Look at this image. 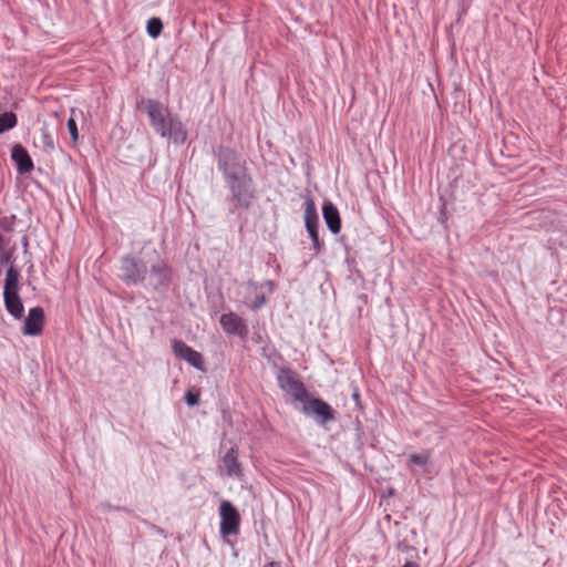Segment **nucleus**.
<instances>
[{
  "label": "nucleus",
  "mask_w": 567,
  "mask_h": 567,
  "mask_svg": "<svg viewBox=\"0 0 567 567\" xmlns=\"http://www.w3.org/2000/svg\"><path fill=\"white\" fill-rule=\"evenodd\" d=\"M307 231L311 238L313 250L316 252H319L321 250L323 244L319 239L318 227L309 229Z\"/></svg>",
  "instance_id": "393cba45"
},
{
  "label": "nucleus",
  "mask_w": 567,
  "mask_h": 567,
  "mask_svg": "<svg viewBox=\"0 0 567 567\" xmlns=\"http://www.w3.org/2000/svg\"><path fill=\"white\" fill-rule=\"evenodd\" d=\"M302 403V412L305 414H315L319 423L324 424L329 421L334 420L333 409L322 399L312 398L309 395V399Z\"/></svg>",
  "instance_id": "6e6552de"
},
{
  "label": "nucleus",
  "mask_w": 567,
  "mask_h": 567,
  "mask_svg": "<svg viewBox=\"0 0 567 567\" xmlns=\"http://www.w3.org/2000/svg\"><path fill=\"white\" fill-rule=\"evenodd\" d=\"M185 402L189 405V406H194V405H197L199 403V394L198 393H195L193 391H187L186 394H185Z\"/></svg>",
  "instance_id": "bb28decb"
},
{
  "label": "nucleus",
  "mask_w": 567,
  "mask_h": 567,
  "mask_svg": "<svg viewBox=\"0 0 567 567\" xmlns=\"http://www.w3.org/2000/svg\"><path fill=\"white\" fill-rule=\"evenodd\" d=\"M41 143L43 151L47 153H51L55 147L54 138L50 133L47 124H43L41 127Z\"/></svg>",
  "instance_id": "aec40b11"
},
{
  "label": "nucleus",
  "mask_w": 567,
  "mask_h": 567,
  "mask_svg": "<svg viewBox=\"0 0 567 567\" xmlns=\"http://www.w3.org/2000/svg\"><path fill=\"white\" fill-rule=\"evenodd\" d=\"M305 225L307 230L318 227V213L312 198L305 202Z\"/></svg>",
  "instance_id": "dca6fc26"
},
{
  "label": "nucleus",
  "mask_w": 567,
  "mask_h": 567,
  "mask_svg": "<svg viewBox=\"0 0 567 567\" xmlns=\"http://www.w3.org/2000/svg\"><path fill=\"white\" fill-rule=\"evenodd\" d=\"M172 350L177 359L186 361L197 370H205L203 355L198 351L187 346L184 341L173 339Z\"/></svg>",
  "instance_id": "0eeeda50"
},
{
  "label": "nucleus",
  "mask_w": 567,
  "mask_h": 567,
  "mask_svg": "<svg viewBox=\"0 0 567 567\" xmlns=\"http://www.w3.org/2000/svg\"><path fill=\"white\" fill-rule=\"evenodd\" d=\"M100 507H101L103 511H123V512H130L126 507H122V506H114V505H111L109 502L101 503Z\"/></svg>",
  "instance_id": "cd10ccee"
},
{
  "label": "nucleus",
  "mask_w": 567,
  "mask_h": 567,
  "mask_svg": "<svg viewBox=\"0 0 567 567\" xmlns=\"http://www.w3.org/2000/svg\"><path fill=\"white\" fill-rule=\"evenodd\" d=\"M146 31H147V34L153 38V39H156L157 37H159V34L162 33L163 31V22L159 18H151L148 21H147V25H146Z\"/></svg>",
  "instance_id": "412c9836"
},
{
  "label": "nucleus",
  "mask_w": 567,
  "mask_h": 567,
  "mask_svg": "<svg viewBox=\"0 0 567 567\" xmlns=\"http://www.w3.org/2000/svg\"><path fill=\"white\" fill-rule=\"evenodd\" d=\"M3 301L7 311L16 319H22L24 307L19 291L3 292Z\"/></svg>",
  "instance_id": "4468645a"
},
{
  "label": "nucleus",
  "mask_w": 567,
  "mask_h": 567,
  "mask_svg": "<svg viewBox=\"0 0 567 567\" xmlns=\"http://www.w3.org/2000/svg\"><path fill=\"white\" fill-rule=\"evenodd\" d=\"M220 525L219 530L224 536L237 535L239 533L240 515L237 508L228 501H224L219 507Z\"/></svg>",
  "instance_id": "423d86ee"
},
{
  "label": "nucleus",
  "mask_w": 567,
  "mask_h": 567,
  "mask_svg": "<svg viewBox=\"0 0 567 567\" xmlns=\"http://www.w3.org/2000/svg\"><path fill=\"white\" fill-rule=\"evenodd\" d=\"M219 323L224 331L228 334L244 337L248 333V328L245 323V320L234 312L221 315Z\"/></svg>",
  "instance_id": "9b49d317"
},
{
  "label": "nucleus",
  "mask_w": 567,
  "mask_h": 567,
  "mask_svg": "<svg viewBox=\"0 0 567 567\" xmlns=\"http://www.w3.org/2000/svg\"><path fill=\"white\" fill-rule=\"evenodd\" d=\"M17 247H10L6 250H2L0 252V271L6 266H14V254H16Z\"/></svg>",
  "instance_id": "4be33fe9"
},
{
  "label": "nucleus",
  "mask_w": 567,
  "mask_h": 567,
  "mask_svg": "<svg viewBox=\"0 0 567 567\" xmlns=\"http://www.w3.org/2000/svg\"><path fill=\"white\" fill-rule=\"evenodd\" d=\"M279 388L289 393L293 401L306 402L309 393L298 373L290 368H280L277 373Z\"/></svg>",
  "instance_id": "39448f33"
},
{
  "label": "nucleus",
  "mask_w": 567,
  "mask_h": 567,
  "mask_svg": "<svg viewBox=\"0 0 567 567\" xmlns=\"http://www.w3.org/2000/svg\"><path fill=\"white\" fill-rule=\"evenodd\" d=\"M16 216L0 218V231L1 234H10L13 231Z\"/></svg>",
  "instance_id": "b1692460"
},
{
  "label": "nucleus",
  "mask_w": 567,
  "mask_h": 567,
  "mask_svg": "<svg viewBox=\"0 0 567 567\" xmlns=\"http://www.w3.org/2000/svg\"><path fill=\"white\" fill-rule=\"evenodd\" d=\"M11 158L17 165L18 173L21 175L30 173L34 167L28 151L21 144H16L12 147Z\"/></svg>",
  "instance_id": "f8f14e48"
},
{
  "label": "nucleus",
  "mask_w": 567,
  "mask_h": 567,
  "mask_svg": "<svg viewBox=\"0 0 567 567\" xmlns=\"http://www.w3.org/2000/svg\"><path fill=\"white\" fill-rule=\"evenodd\" d=\"M146 113L151 126L162 137L172 140L175 144H184L187 132L177 116L172 115L163 104L156 100L146 101Z\"/></svg>",
  "instance_id": "f257e3e1"
},
{
  "label": "nucleus",
  "mask_w": 567,
  "mask_h": 567,
  "mask_svg": "<svg viewBox=\"0 0 567 567\" xmlns=\"http://www.w3.org/2000/svg\"><path fill=\"white\" fill-rule=\"evenodd\" d=\"M18 123V117L13 112H4L0 114V134L13 128Z\"/></svg>",
  "instance_id": "6ab92c4d"
},
{
  "label": "nucleus",
  "mask_w": 567,
  "mask_h": 567,
  "mask_svg": "<svg viewBox=\"0 0 567 567\" xmlns=\"http://www.w3.org/2000/svg\"><path fill=\"white\" fill-rule=\"evenodd\" d=\"M212 152L217 163V169L221 173L224 181L249 171L246 159L235 148L218 145L214 146Z\"/></svg>",
  "instance_id": "7ed1b4c3"
},
{
  "label": "nucleus",
  "mask_w": 567,
  "mask_h": 567,
  "mask_svg": "<svg viewBox=\"0 0 567 567\" xmlns=\"http://www.w3.org/2000/svg\"><path fill=\"white\" fill-rule=\"evenodd\" d=\"M223 464L228 476L241 477L243 468L237 457V450L231 447L223 457Z\"/></svg>",
  "instance_id": "2eb2a0df"
},
{
  "label": "nucleus",
  "mask_w": 567,
  "mask_h": 567,
  "mask_svg": "<svg viewBox=\"0 0 567 567\" xmlns=\"http://www.w3.org/2000/svg\"><path fill=\"white\" fill-rule=\"evenodd\" d=\"M68 130H69V133L72 137V141L75 143L78 141V137H79V132H78V125H76V122L73 117H70L68 120Z\"/></svg>",
  "instance_id": "a878e982"
},
{
  "label": "nucleus",
  "mask_w": 567,
  "mask_h": 567,
  "mask_svg": "<svg viewBox=\"0 0 567 567\" xmlns=\"http://www.w3.org/2000/svg\"><path fill=\"white\" fill-rule=\"evenodd\" d=\"M352 399L355 403V406L361 410L362 405H361L360 393H359L358 386H353Z\"/></svg>",
  "instance_id": "c85d7f7f"
},
{
  "label": "nucleus",
  "mask_w": 567,
  "mask_h": 567,
  "mask_svg": "<svg viewBox=\"0 0 567 567\" xmlns=\"http://www.w3.org/2000/svg\"><path fill=\"white\" fill-rule=\"evenodd\" d=\"M260 287H267L269 289V291H272L275 288V282L272 280H266L265 282L259 285V288Z\"/></svg>",
  "instance_id": "c756f323"
},
{
  "label": "nucleus",
  "mask_w": 567,
  "mask_h": 567,
  "mask_svg": "<svg viewBox=\"0 0 567 567\" xmlns=\"http://www.w3.org/2000/svg\"><path fill=\"white\" fill-rule=\"evenodd\" d=\"M44 323V310L37 306L29 310L24 320L22 333L24 336H38L42 332Z\"/></svg>",
  "instance_id": "9d476101"
},
{
  "label": "nucleus",
  "mask_w": 567,
  "mask_h": 567,
  "mask_svg": "<svg viewBox=\"0 0 567 567\" xmlns=\"http://www.w3.org/2000/svg\"><path fill=\"white\" fill-rule=\"evenodd\" d=\"M246 286L249 291L255 293V299L248 305L249 308H251L252 310L261 308L267 302V299L262 292L258 291L259 284L249 279Z\"/></svg>",
  "instance_id": "a211bd4d"
},
{
  "label": "nucleus",
  "mask_w": 567,
  "mask_h": 567,
  "mask_svg": "<svg viewBox=\"0 0 567 567\" xmlns=\"http://www.w3.org/2000/svg\"><path fill=\"white\" fill-rule=\"evenodd\" d=\"M147 265L140 258L123 256L120 265V279L127 286H136L146 279Z\"/></svg>",
  "instance_id": "20e7f679"
},
{
  "label": "nucleus",
  "mask_w": 567,
  "mask_h": 567,
  "mask_svg": "<svg viewBox=\"0 0 567 567\" xmlns=\"http://www.w3.org/2000/svg\"><path fill=\"white\" fill-rule=\"evenodd\" d=\"M20 271L16 266H10L7 269L3 292L19 291Z\"/></svg>",
  "instance_id": "f3484780"
},
{
  "label": "nucleus",
  "mask_w": 567,
  "mask_h": 567,
  "mask_svg": "<svg viewBox=\"0 0 567 567\" xmlns=\"http://www.w3.org/2000/svg\"><path fill=\"white\" fill-rule=\"evenodd\" d=\"M224 182L234 209L248 210L257 197L256 184L249 171Z\"/></svg>",
  "instance_id": "f03ea898"
},
{
  "label": "nucleus",
  "mask_w": 567,
  "mask_h": 567,
  "mask_svg": "<svg viewBox=\"0 0 567 567\" xmlns=\"http://www.w3.org/2000/svg\"><path fill=\"white\" fill-rule=\"evenodd\" d=\"M430 456L431 454L429 451H423L422 453L419 454H411L409 461L414 465L424 467L427 465Z\"/></svg>",
  "instance_id": "5701e85b"
},
{
  "label": "nucleus",
  "mask_w": 567,
  "mask_h": 567,
  "mask_svg": "<svg viewBox=\"0 0 567 567\" xmlns=\"http://www.w3.org/2000/svg\"><path fill=\"white\" fill-rule=\"evenodd\" d=\"M322 215L328 229L332 234H339L341 230V218L338 208L331 202H326L322 206Z\"/></svg>",
  "instance_id": "ddd939ff"
},
{
  "label": "nucleus",
  "mask_w": 567,
  "mask_h": 567,
  "mask_svg": "<svg viewBox=\"0 0 567 567\" xmlns=\"http://www.w3.org/2000/svg\"><path fill=\"white\" fill-rule=\"evenodd\" d=\"M151 286L154 289L168 288L172 281V269L163 260L154 264L150 268Z\"/></svg>",
  "instance_id": "1a4fd4ad"
},
{
  "label": "nucleus",
  "mask_w": 567,
  "mask_h": 567,
  "mask_svg": "<svg viewBox=\"0 0 567 567\" xmlns=\"http://www.w3.org/2000/svg\"><path fill=\"white\" fill-rule=\"evenodd\" d=\"M403 567H420L419 564L414 563V561H406Z\"/></svg>",
  "instance_id": "2f4dec72"
},
{
  "label": "nucleus",
  "mask_w": 567,
  "mask_h": 567,
  "mask_svg": "<svg viewBox=\"0 0 567 567\" xmlns=\"http://www.w3.org/2000/svg\"><path fill=\"white\" fill-rule=\"evenodd\" d=\"M28 245H29V239H28V236H27V235H24V236L22 237V246H23V250H24V252H27V251H28Z\"/></svg>",
  "instance_id": "7c9ffc66"
}]
</instances>
